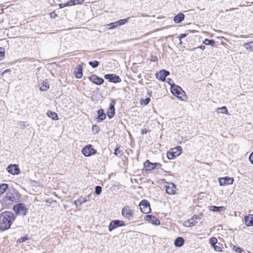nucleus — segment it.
Masks as SVG:
<instances>
[{"mask_svg":"<svg viewBox=\"0 0 253 253\" xmlns=\"http://www.w3.org/2000/svg\"><path fill=\"white\" fill-rule=\"evenodd\" d=\"M15 220L13 213L5 211L0 214V230L4 231L10 228L11 225Z\"/></svg>","mask_w":253,"mask_h":253,"instance_id":"obj_1","label":"nucleus"},{"mask_svg":"<svg viewBox=\"0 0 253 253\" xmlns=\"http://www.w3.org/2000/svg\"><path fill=\"white\" fill-rule=\"evenodd\" d=\"M20 194L14 189H10L6 193L1 201V204L3 207H8L14 203L19 201Z\"/></svg>","mask_w":253,"mask_h":253,"instance_id":"obj_2","label":"nucleus"},{"mask_svg":"<svg viewBox=\"0 0 253 253\" xmlns=\"http://www.w3.org/2000/svg\"><path fill=\"white\" fill-rule=\"evenodd\" d=\"M170 89L171 93L174 96H176L181 100H184V98L182 97L185 96V93L181 87L173 84L170 87Z\"/></svg>","mask_w":253,"mask_h":253,"instance_id":"obj_3","label":"nucleus"},{"mask_svg":"<svg viewBox=\"0 0 253 253\" xmlns=\"http://www.w3.org/2000/svg\"><path fill=\"white\" fill-rule=\"evenodd\" d=\"M133 211V210L129 206H126L122 209V214L126 219L131 220H133L134 217Z\"/></svg>","mask_w":253,"mask_h":253,"instance_id":"obj_4","label":"nucleus"},{"mask_svg":"<svg viewBox=\"0 0 253 253\" xmlns=\"http://www.w3.org/2000/svg\"><path fill=\"white\" fill-rule=\"evenodd\" d=\"M181 147L180 146H177L173 149H171L167 152V157L169 160H172L179 156L181 152Z\"/></svg>","mask_w":253,"mask_h":253,"instance_id":"obj_5","label":"nucleus"},{"mask_svg":"<svg viewBox=\"0 0 253 253\" xmlns=\"http://www.w3.org/2000/svg\"><path fill=\"white\" fill-rule=\"evenodd\" d=\"M14 211L19 215H25L27 212V209L23 203H18L15 205L13 207Z\"/></svg>","mask_w":253,"mask_h":253,"instance_id":"obj_6","label":"nucleus"},{"mask_svg":"<svg viewBox=\"0 0 253 253\" xmlns=\"http://www.w3.org/2000/svg\"><path fill=\"white\" fill-rule=\"evenodd\" d=\"M126 225L125 222L121 220H114L110 222L108 230L110 232H111L113 230L122 226H125Z\"/></svg>","mask_w":253,"mask_h":253,"instance_id":"obj_7","label":"nucleus"},{"mask_svg":"<svg viewBox=\"0 0 253 253\" xmlns=\"http://www.w3.org/2000/svg\"><path fill=\"white\" fill-rule=\"evenodd\" d=\"M82 153L85 157H90L95 155L97 151L94 149L91 145H87L82 149Z\"/></svg>","mask_w":253,"mask_h":253,"instance_id":"obj_8","label":"nucleus"},{"mask_svg":"<svg viewBox=\"0 0 253 253\" xmlns=\"http://www.w3.org/2000/svg\"><path fill=\"white\" fill-rule=\"evenodd\" d=\"M141 211L144 213H148L151 211L149 202L147 200H143L139 203Z\"/></svg>","mask_w":253,"mask_h":253,"instance_id":"obj_9","label":"nucleus"},{"mask_svg":"<svg viewBox=\"0 0 253 253\" xmlns=\"http://www.w3.org/2000/svg\"><path fill=\"white\" fill-rule=\"evenodd\" d=\"M104 78L109 82L113 83H119L121 82L120 77L114 74H108L104 75Z\"/></svg>","mask_w":253,"mask_h":253,"instance_id":"obj_10","label":"nucleus"},{"mask_svg":"<svg viewBox=\"0 0 253 253\" xmlns=\"http://www.w3.org/2000/svg\"><path fill=\"white\" fill-rule=\"evenodd\" d=\"M169 72L166 70H162L156 73L157 79L162 81H165L167 76L169 75Z\"/></svg>","mask_w":253,"mask_h":253,"instance_id":"obj_11","label":"nucleus"},{"mask_svg":"<svg viewBox=\"0 0 253 253\" xmlns=\"http://www.w3.org/2000/svg\"><path fill=\"white\" fill-rule=\"evenodd\" d=\"M89 80L92 83L97 85L102 84L104 82V80L102 78L99 77L95 74L91 75L89 77Z\"/></svg>","mask_w":253,"mask_h":253,"instance_id":"obj_12","label":"nucleus"},{"mask_svg":"<svg viewBox=\"0 0 253 253\" xmlns=\"http://www.w3.org/2000/svg\"><path fill=\"white\" fill-rule=\"evenodd\" d=\"M233 181V178L229 177L228 176L220 178L219 179V183L220 186H225L232 184Z\"/></svg>","mask_w":253,"mask_h":253,"instance_id":"obj_13","label":"nucleus"},{"mask_svg":"<svg viewBox=\"0 0 253 253\" xmlns=\"http://www.w3.org/2000/svg\"><path fill=\"white\" fill-rule=\"evenodd\" d=\"M145 219L147 221L156 225L160 224V220L157 218L155 215L148 214L145 216Z\"/></svg>","mask_w":253,"mask_h":253,"instance_id":"obj_14","label":"nucleus"},{"mask_svg":"<svg viewBox=\"0 0 253 253\" xmlns=\"http://www.w3.org/2000/svg\"><path fill=\"white\" fill-rule=\"evenodd\" d=\"M7 171L13 175L18 174L20 173L19 169L16 165L10 164L7 168Z\"/></svg>","mask_w":253,"mask_h":253,"instance_id":"obj_15","label":"nucleus"},{"mask_svg":"<svg viewBox=\"0 0 253 253\" xmlns=\"http://www.w3.org/2000/svg\"><path fill=\"white\" fill-rule=\"evenodd\" d=\"M167 193L169 195H173L176 192V185L173 183H169V185L165 186Z\"/></svg>","mask_w":253,"mask_h":253,"instance_id":"obj_16","label":"nucleus"},{"mask_svg":"<svg viewBox=\"0 0 253 253\" xmlns=\"http://www.w3.org/2000/svg\"><path fill=\"white\" fill-rule=\"evenodd\" d=\"M157 165L161 166V164L159 163H152L149 160H147L144 164V167L146 169V170H152L154 169Z\"/></svg>","mask_w":253,"mask_h":253,"instance_id":"obj_17","label":"nucleus"},{"mask_svg":"<svg viewBox=\"0 0 253 253\" xmlns=\"http://www.w3.org/2000/svg\"><path fill=\"white\" fill-rule=\"evenodd\" d=\"M115 100H113L112 102L109 105V108L107 112V116L109 119L112 118L115 114Z\"/></svg>","mask_w":253,"mask_h":253,"instance_id":"obj_18","label":"nucleus"},{"mask_svg":"<svg viewBox=\"0 0 253 253\" xmlns=\"http://www.w3.org/2000/svg\"><path fill=\"white\" fill-rule=\"evenodd\" d=\"M202 214L194 215L192 218L188 220V226H192L198 223V220L202 219Z\"/></svg>","mask_w":253,"mask_h":253,"instance_id":"obj_19","label":"nucleus"},{"mask_svg":"<svg viewBox=\"0 0 253 253\" xmlns=\"http://www.w3.org/2000/svg\"><path fill=\"white\" fill-rule=\"evenodd\" d=\"M83 67L82 65H79L75 68L74 71V75L77 79H81L83 77Z\"/></svg>","mask_w":253,"mask_h":253,"instance_id":"obj_20","label":"nucleus"},{"mask_svg":"<svg viewBox=\"0 0 253 253\" xmlns=\"http://www.w3.org/2000/svg\"><path fill=\"white\" fill-rule=\"evenodd\" d=\"M245 224L247 226H253V214H249L244 217Z\"/></svg>","mask_w":253,"mask_h":253,"instance_id":"obj_21","label":"nucleus"},{"mask_svg":"<svg viewBox=\"0 0 253 253\" xmlns=\"http://www.w3.org/2000/svg\"><path fill=\"white\" fill-rule=\"evenodd\" d=\"M97 112L98 116L96 120L98 122L103 121L106 117V114L104 113L103 110L102 109H99Z\"/></svg>","mask_w":253,"mask_h":253,"instance_id":"obj_22","label":"nucleus"},{"mask_svg":"<svg viewBox=\"0 0 253 253\" xmlns=\"http://www.w3.org/2000/svg\"><path fill=\"white\" fill-rule=\"evenodd\" d=\"M184 15L182 13H180L178 14L177 15L175 16L173 18V21L176 23H179L181 22L184 19Z\"/></svg>","mask_w":253,"mask_h":253,"instance_id":"obj_23","label":"nucleus"},{"mask_svg":"<svg viewBox=\"0 0 253 253\" xmlns=\"http://www.w3.org/2000/svg\"><path fill=\"white\" fill-rule=\"evenodd\" d=\"M210 210L215 212H221L225 210V208L223 206L217 207L211 206L210 207Z\"/></svg>","mask_w":253,"mask_h":253,"instance_id":"obj_24","label":"nucleus"},{"mask_svg":"<svg viewBox=\"0 0 253 253\" xmlns=\"http://www.w3.org/2000/svg\"><path fill=\"white\" fill-rule=\"evenodd\" d=\"M184 243V240L183 238L178 237L174 241V245L176 247H181Z\"/></svg>","mask_w":253,"mask_h":253,"instance_id":"obj_25","label":"nucleus"},{"mask_svg":"<svg viewBox=\"0 0 253 253\" xmlns=\"http://www.w3.org/2000/svg\"><path fill=\"white\" fill-rule=\"evenodd\" d=\"M47 116L51 118L53 120H58V117L56 113L51 111H48L47 113Z\"/></svg>","mask_w":253,"mask_h":253,"instance_id":"obj_26","label":"nucleus"},{"mask_svg":"<svg viewBox=\"0 0 253 253\" xmlns=\"http://www.w3.org/2000/svg\"><path fill=\"white\" fill-rule=\"evenodd\" d=\"M203 43L206 45H211L213 46L215 43L214 40H209L208 39H206L203 42Z\"/></svg>","mask_w":253,"mask_h":253,"instance_id":"obj_27","label":"nucleus"},{"mask_svg":"<svg viewBox=\"0 0 253 253\" xmlns=\"http://www.w3.org/2000/svg\"><path fill=\"white\" fill-rule=\"evenodd\" d=\"M8 185L6 183L0 185V195L2 194L8 189Z\"/></svg>","mask_w":253,"mask_h":253,"instance_id":"obj_28","label":"nucleus"},{"mask_svg":"<svg viewBox=\"0 0 253 253\" xmlns=\"http://www.w3.org/2000/svg\"><path fill=\"white\" fill-rule=\"evenodd\" d=\"M88 64L93 68H96L99 66V62L97 60L91 61L88 62Z\"/></svg>","mask_w":253,"mask_h":253,"instance_id":"obj_29","label":"nucleus"},{"mask_svg":"<svg viewBox=\"0 0 253 253\" xmlns=\"http://www.w3.org/2000/svg\"><path fill=\"white\" fill-rule=\"evenodd\" d=\"M49 88V84H47V83L44 81L43 82L42 85L41 86L40 89L42 91H46Z\"/></svg>","mask_w":253,"mask_h":253,"instance_id":"obj_30","label":"nucleus"},{"mask_svg":"<svg viewBox=\"0 0 253 253\" xmlns=\"http://www.w3.org/2000/svg\"><path fill=\"white\" fill-rule=\"evenodd\" d=\"M86 201L87 200L86 199H84L83 200L81 199H78L74 202V204L76 206V207H77L79 206H81L82 204L86 202Z\"/></svg>","mask_w":253,"mask_h":253,"instance_id":"obj_31","label":"nucleus"},{"mask_svg":"<svg viewBox=\"0 0 253 253\" xmlns=\"http://www.w3.org/2000/svg\"><path fill=\"white\" fill-rule=\"evenodd\" d=\"M119 26L117 23V21L113 23H111L107 25L108 28L110 29H113L116 28Z\"/></svg>","mask_w":253,"mask_h":253,"instance_id":"obj_32","label":"nucleus"},{"mask_svg":"<svg viewBox=\"0 0 253 253\" xmlns=\"http://www.w3.org/2000/svg\"><path fill=\"white\" fill-rule=\"evenodd\" d=\"M218 110H220V111H218V113H221L222 114H227L228 111L226 107L223 106L220 108H218L217 109Z\"/></svg>","mask_w":253,"mask_h":253,"instance_id":"obj_33","label":"nucleus"},{"mask_svg":"<svg viewBox=\"0 0 253 253\" xmlns=\"http://www.w3.org/2000/svg\"><path fill=\"white\" fill-rule=\"evenodd\" d=\"M210 243L211 246L213 247V246H215L217 243V240L215 237H212L210 239Z\"/></svg>","mask_w":253,"mask_h":253,"instance_id":"obj_34","label":"nucleus"},{"mask_svg":"<svg viewBox=\"0 0 253 253\" xmlns=\"http://www.w3.org/2000/svg\"><path fill=\"white\" fill-rule=\"evenodd\" d=\"M128 19L129 18L119 20L117 21L118 25H119V26H121L126 24V22H128Z\"/></svg>","mask_w":253,"mask_h":253,"instance_id":"obj_35","label":"nucleus"},{"mask_svg":"<svg viewBox=\"0 0 253 253\" xmlns=\"http://www.w3.org/2000/svg\"><path fill=\"white\" fill-rule=\"evenodd\" d=\"M102 192V187L100 186H96L95 188V193L98 195L101 194Z\"/></svg>","mask_w":253,"mask_h":253,"instance_id":"obj_36","label":"nucleus"},{"mask_svg":"<svg viewBox=\"0 0 253 253\" xmlns=\"http://www.w3.org/2000/svg\"><path fill=\"white\" fill-rule=\"evenodd\" d=\"M92 129L94 134H96L99 132L100 128L97 125H93L92 126Z\"/></svg>","mask_w":253,"mask_h":253,"instance_id":"obj_37","label":"nucleus"},{"mask_svg":"<svg viewBox=\"0 0 253 253\" xmlns=\"http://www.w3.org/2000/svg\"><path fill=\"white\" fill-rule=\"evenodd\" d=\"M244 46L247 49H252L253 48V41L245 43Z\"/></svg>","mask_w":253,"mask_h":253,"instance_id":"obj_38","label":"nucleus"},{"mask_svg":"<svg viewBox=\"0 0 253 253\" xmlns=\"http://www.w3.org/2000/svg\"><path fill=\"white\" fill-rule=\"evenodd\" d=\"M4 49L3 47H0V61L4 59Z\"/></svg>","mask_w":253,"mask_h":253,"instance_id":"obj_39","label":"nucleus"},{"mask_svg":"<svg viewBox=\"0 0 253 253\" xmlns=\"http://www.w3.org/2000/svg\"><path fill=\"white\" fill-rule=\"evenodd\" d=\"M150 98L149 97L146 98L144 99H142L141 101V104L144 105H146L150 102Z\"/></svg>","mask_w":253,"mask_h":253,"instance_id":"obj_40","label":"nucleus"},{"mask_svg":"<svg viewBox=\"0 0 253 253\" xmlns=\"http://www.w3.org/2000/svg\"><path fill=\"white\" fill-rule=\"evenodd\" d=\"M233 250L236 253H242L243 252V249L239 247L233 246Z\"/></svg>","mask_w":253,"mask_h":253,"instance_id":"obj_41","label":"nucleus"},{"mask_svg":"<svg viewBox=\"0 0 253 253\" xmlns=\"http://www.w3.org/2000/svg\"><path fill=\"white\" fill-rule=\"evenodd\" d=\"M114 154L117 156L123 154L122 152L119 150V147H117L115 149Z\"/></svg>","mask_w":253,"mask_h":253,"instance_id":"obj_42","label":"nucleus"},{"mask_svg":"<svg viewBox=\"0 0 253 253\" xmlns=\"http://www.w3.org/2000/svg\"><path fill=\"white\" fill-rule=\"evenodd\" d=\"M27 239H28V238L26 236H24V237H22L19 238L17 240V242L18 243H23V242L26 241Z\"/></svg>","mask_w":253,"mask_h":253,"instance_id":"obj_43","label":"nucleus"},{"mask_svg":"<svg viewBox=\"0 0 253 253\" xmlns=\"http://www.w3.org/2000/svg\"><path fill=\"white\" fill-rule=\"evenodd\" d=\"M187 36V34H181L178 37V38L179 40V43L181 44L182 43L181 39L183 38H185Z\"/></svg>","mask_w":253,"mask_h":253,"instance_id":"obj_44","label":"nucleus"},{"mask_svg":"<svg viewBox=\"0 0 253 253\" xmlns=\"http://www.w3.org/2000/svg\"><path fill=\"white\" fill-rule=\"evenodd\" d=\"M212 247L216 252H220L222 251V248L219 246H216L215 245V246H213Z\"/></svg>","mask_w":253,"mask_h":253,"instance_id":"obj_45","label":"nucleus"},{"mask_svg":"<svg viewBox=\"0 0 253 253\" xmlns=\"http://www.w3.org/2000/svg\"><path fill=\"white\" fill-rule=\"evenodd\" d=\"M158 60V58L156 56H152L151 57L150 61L152 62H156Z\"/></svg>","mask_w":253,"mask_h":253,"instance_id":"obj_46","label":"nucleus"},{"mask_svg":"<svg viewBox=\"0 0 253 253\" xmlns=\"http://www.w3.org/2000/svg\"><path fill=\"white\" fill-rule=\"evenodd\" d=\"M67 6H72L75 5V1L74 0H70L67 2Z\"/></svg>","mask_w":253,"mask_h":253,"instance_id":"obj_47","label":"nucleus"},{"mask_svg":"<svg viewBox=\"0 0 253 253\" xmlns=\"http://www.w3.org/2000/svg\"><path fill=\"white\" fill-rule=\"evenodd\" d=\"M74 1H75V5H76L83 3L84 0H74Z\"/></svg>","mask_w":253,"mask_h":253,"instance_id":"obj_48","label":"nucleus"},{"mask_svg":"<svg viewBox=\"0 0 253 253\" xmlns=\"http://www.w3.org/2000/svg\"><path fill=\"white\" fill-rule=\"evenodd\" d=\"M249 161L253 165V151L252 152L249 156Z\"/></svg>","mask_w":253,"mask_h":253,"instance_id":"obj_49","label":"nucleus"},{"mask_svg":"<svg viewBox=\"0 0 253 253\" xmlns=\"http://www.w3.org/2000/svg\"><path fill=\"white\" fill-rule=\"evenodd\" d=\"M59 6L60 8H64L66 6H68L67 4V2L65 3H60L59 4Z\"/></svg>","mask_w":253,"mask_h":253,"instance_id":"obj_50","label":"nucleus"},{"mask_svg":"<svg viewBox=\"0 0 253 253\" xmlns=\"http://www.w3.org/2000/svg\"><path fill=\"white\" fill-rule=\"evenodd\" d=\"M167 83L171 86L174 84L172 80L170 78L168 79Z\"/></svg>","mask_w":253,"mask_h":253,"instance_id":"obj_51","label":"nucleus"},{"mask_svg":"<svg viewBox=\"0 0 253 253\" xmlns=\"http://www.w3.org/2000/svg\"><path fill=\"white\" fill-rule=\"evenodd\" d=\"M141 134H146L147 133V130L146 128H143L141 130Z\"/></svg>","mask_w":253,"mask_h":253,"instance_id":"obj_52","label":"nucleus"},{"mask_svg":"<svg viewBox=\"0 0 253 253\" xmlns=\"http://www.w3.org/2000/svg\"><path fill=\"white\" fill-rule=\"evenodd\" d=\"M198 48H199L200 49L202 50H204L205 49V45H201L199 46Z\"/></svg>","mask_w":253,"mask_h":253,"instance_id":"obj_53","label":"nucleus"},{"mask_svg":"<svg viewBox=\"0 0 253 253\" xmlns=\"http://www.w3.org/2000/svg\"><path fill=\"white\" fill-rule=\"evenodd\" d=\"M8 71H9V70H8V69L5 70H4V71L2 72V74H4V73H6V72H8Z\"/></svg>","mask_w":253,"mask_h":253,"instance_id":"obj_54","label":"nucleus"},{"mask_svg":"<svg viewBox=\"0 0 253 253\" xmlns=\"http://www.w3.org/2000/svg\"><path fill=\"white\" fill-rule=\"evenodd\" d=\"M56 16V14L55 13H54V15H53V16Z\"/></svg>","mask_w":253,"mask_h":253,"instance_id":"obj_55","label":"nucleus"},{"mask_svg":"<svg viewBox=\"0 0 253 253\" xmlns=\"http://www.w3.org/2000/svg\"><path fill=\"white\" fill-rule=\"evenodd\" d=\"M56 16V14L55 13H54V15H53V16Z\"/></svg>","mask_w":253,"mask_h":253,"instance_id":"obj_56","label":"nucleus"}]
</instances>
